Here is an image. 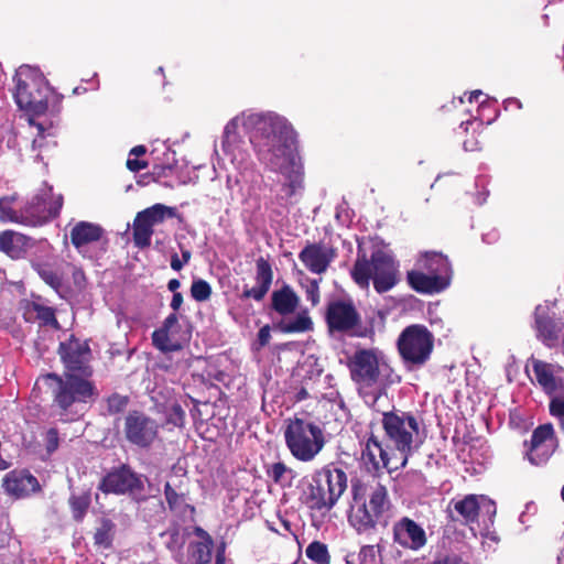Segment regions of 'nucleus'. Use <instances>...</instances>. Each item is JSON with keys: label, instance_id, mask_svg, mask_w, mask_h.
<instances>
[{"label": "nucleus", "instance_id": "obj_1", "mask_svg": "<svg viewBox=\"0 0 564 564\" xmlns=\"http://www.w3.org/2000/svg\"><path fill=\"white\" fill-rule=\"evenodd\" d=\"M381 425L383 436L370 432L361 451L362 460L378 476L383 469L392 474L404 468L420 434L417 416L410 411L382 412Z\"/></svg>", "mask_w": 564, "mask_h": 564}, {"label": "nucleus", "instance_id": "obj_2", "mask_svg": "<svg viewBox=\"0 0 564 564\" xmlns=\"http://www.w3.org/2000/svg\"><path fill=\"white\" fill-rule=\"evenodd\" d=\"M246 127H253L251 142L258 160L270 171L286 173L296 166V132L279 116L252 113L243 118Z\"/></svg>", "mask_w": 564, "mask_h": 564}, {"label": "nucleus", "instance_id": "obj_3", "mask_svg": "<svg viewBox=\"0 0 564 564\" xmlns=\"http://www.w3.org/2000/svg\"><path fill=\"white\" fill-rule=\"evenodd\" d=\"M42 380L51 395V408L63 422L76 421L87 403L94 402L98 390L91 377H83L72 372H48Z\"/></svg>", "mask_w": 564, "mask_h": 564}, {"label": "nucleus", "instance_id": "obj_4", "mask_svg": "<svg viewBox=\"0 0 564 564\" xmlns=\"http://www.w3.org/2000/svg\"><path fill=\"white\" fill-rule=\"evenodd\" d=\"M351 496L355 506L349 521L358 533H370L379 524L387 527L392 503L386 485L377 477L356 479L351 482Z\"/></svg>", "mask_w": 564, "mask_h": 564}, {"label": "nucleus", "instance_id": "obj_5", "mask_svg": "<svg viewBox=\"0 0 564 564\" xmlns=\"http://www.w3.org/2000/svg\"><path fill=\"white\" fill-rule=\"evenodd\" d=\"M399 264L394 258L381 248L371 252L370 258L360 248L356 261L350 270L354 282L360 289H368L370 281L377 293L390 291L399 282Z\"/></svg>", "mask_w": 564, "mask_h": 564}, {"label": "nucleus", "instance_id": "obj_6", "mask_svg": "<svg viewBox=\"0 0 564 564\" xmlns=\"http://www.w3.org/2000/svg\"><path fill=\"white\" fill-rule=\"evenodd\" d=\"M347 489V474L334 464L315 470L301 500L307 509L324 516L337 503Z\"/></svg>", "mask_w": 564, "mask_h": 564}, {"label": "nucleus", "instance_id": "obj_7", "mask_svg": "<svg viewBox=\"0 0 564 564\" xmlns=\"http://www.w3.org/2000/svg\"><path fill=\"white\" fill-rule=\"evenodd\" d=\"M13 82L15 84L13 96L20 109L32 116H41L47 111L54 90L39 68L29 65L20 66Z\"/></svg>", "mask_w": 564, "mask_h": 564}, {"label": "nucleus", "instance_id": "obj_8", "mask_svg": "<svg viewBox=\"0 0 564 564\" xmlns=\"http://www.w3.org/2000/svg\"><path fill=\"white\" fill-rule=\"evenodd\" d=\"M284 438L293 457L301 462L314 459L325 445L322 429L313 422L296 416L288 420Z\"/></svg>", "mask_w": 564, "mask_h": 564}, {"label": "nucleus", "instance_id": "obj_9", "mask_svg": "<svg viewBox=\"0 0 564 564\" xmlns=\"http://www.w3.org/2000/svg\"><path fill=\"white\" fill-rule=\"evenodd\" d=\"M397 350L403 366L412 370L424 366L434 350V335L423 324L406 326L397 339Z\"/></svg>", "mask_w": 564, "mask_h": 564}, {"label": "nucleus", "instance_id": "obj_10", "mask_svg": "<svg viewBox=\"0 0 564 564\" xmlns=\"http://www.w3.org/2000/svg\"><path fill=\"white\" fill-rule=\"evenodd\" d=\"M423 267L430 271V274L420 270L406 272V281L412 290L422 294H434L449 285L451 263L447 257L437 252L426 253Z\"/></svg>", "mask_w": 564, "mask_h": 564}, {"label": "nucleus", "instance_id": "obj_11", "mask_svg": "<svg viewBox=\"0 0 564 564\" xmlns=\"http://www.w3.org/2000/svg\"><path fill=\"white\" fill-rule=\"evenodd\" d=\"M386 367L384 355L377 348L356 349L347 360L350 379L360 389L378 384Z\"/></svg>", "mask_w": 564, "mask_h": 564}, {"label": "nucleus", "instance_id": "obj_12", "mask_svg": "<svg viewBox=\"0 0 564 564\" xmlns=\"http://www.w3.org/2000/svg\"><path fill=\"white\" fill-rule=\"evenodd\" d=\"M161 425L154 417L141 410H131L123 417L122 435L132 447L149 451L160 437Z\"/></svg>", "mask_w": 564, "mask_h": 564}, {"label": "nucleus", "instance_id": "obj_13", "mask_svg": "<svg viewBox=\"0 0 564 564\" xmlns=\"http://www.w3.org/2000/svg\"><path fill=\"white\" fill-rule=\"evenodd\" d=\"M98 489L105 494L129 495L135 502L148 499L143 476L135 473L128 464H121L107 473L100 480Z\"/></svg>", "mask_w": 564, "mask_h": 564}, {"label": "nucleus", "instance_id": "obj_14", "mask_svg": "<svg viewBox=\"0 0 564 564\" xmlns=\"http://www.w3.org/2000/svg\"><path fill=\"white\" fill-rule=\"evenodd\" d=\"M176 216L177 209L175 207L160 203L137 213L132 226L134 246L141 250L149 248L154 234V226L163 224L166 218H175Z\"/></svg>", "mask_w": 564, "mask_h": 564}, {"label": "nucleus", "instance_id": "obj_15", "mask_svg": "<svg viewBox=\"0 0 564 564\" xmlns=\"http://www.w3.org/2000/svg\"><path fill=\"white\" fill-rule=\"evenodd\" d=\"M63 197L54 198L52 194L43 193L33 196L20 210L21 224L39 227L58 216Z\"/></svg>", "mask_w": 564, "mask_h": 564}, {"label": "nucleus", "instance_id": "obj_16", "mask_svg": "<svg viewBox=\"0 0 564 564\" xmlns=\"http://www.w3.org/2000/svg\"><path fill=\"white\" fill-rule=\"evenodd\" d=\"M64 365V372H72L83 377H93L94 369L89 364L90 348L86 341L70 335L65 341H61L57 350Z\"/></svg>", "mask_w": 564, "mask_h": 564}, {"label": "nucleus", "instance_id": "obj_17", "mask_svg": "<svg viewBox=\"0 0 564 564\" xmlns=\"http://www.w3.org/2000/svg\"><path fill=\"white\" fill-rule=\"evenodd\" d=\"M534 328L536 337L549 348L562 347L564 352V321L552 316L546 307L541 305L534 311Z\"/></svg>", "mask_w": 564, "mask_h": 564}, {"label": "nucleus", "instance_id": "obj_18", "mask_svg": "<svg viewBox=\"0 0 564 564\" xmlns=\"http://www.w3.org/2000/svg\"><path fill=\"white\" fill-rule=\"evenodd\" d=\"M392 540L401 549L411 552H419L427 544L424 528L406 516L393 523Z\"/></svg>", "mask_w": 564, "mask_h": 564}, {"label": "nucleus", "instance_id": "obj_19", "mask_svg": "<svg viewBox=\"0 0 564 564\" xmlns=\"http://www.w3.org/2000/svg\"><path fill=\"white\" fill-rule=\"evenodd\" d=\"M325 318L330 332L348 333L360 323V315L354 304L339 300L327 305Z\"/></svg>", "mask_w": 564, "mask_h": 564}, {"label": "nucleus", "instance_id": "obj_20", "mask_svg": "<svg viewBox=\"0 0 564 564\" xmlns=\"http://www.w3.org/2000/svg\"><path fill=\"white\" fill-rule=\"evenodd\" d=\"M336 258V250L323 242H307L299 253L300 261L312 273H325Z\"/></svg>", "mask_w": 564, "mask_h": 564}, {"label": "nucleus", "instance_id": "obj_21", "mask_svg": "<svg viewBox=\"0 0 564 564\" xmlns=\"http://www.w3.org/2000/svg\"><path fill=\"white\" fill-rule=\"evenodd\" d=\"M554 429L551 423L539 425L532 433L527 457L532 465L547 462L553 453Z\"/></svg>", "mask_w": 564, "mask_h": 564}, {"label": "nucleus", "instance_id": "obj_22", "mask_svg": "<svg viewBox=\"0 0 564 564\" xmlns=\"http://www.w3.org/2000/svg\"><path fill=\"white\" fill-rule=\"evenodd\" d=\"M2 487L8 495L21 498L39 490L40 484L29 470L14 469L3 477Z\"/></svg>", "mask_w": 564, "mask_h": 564}, {"label": "nucleus", "instance_id": "obj_23", "mask_svg": "<svg viewBox=\"0 0 564 564\" xmlns=\"http://www.w3.org/2000/svg\"><path fill=\"white\" fill-rule=\"evenodd\" d=\"M273 281V270L269 260L260 257L256 260V282L253 288H245L240 299H253L261 302L268 294Z\"/></svg>", "mask_w": 564, "mask_h": 564}, {"label": "nucleus", "instance_id": "obj_24", "mask_svg": "<svg viewBox=\"0 0 564 564\" xmlns=\"http://www.w3.org/2000/svg\"><path fill=\"white\" fill-rule=\"evenodd\" d=\"M104 234L105 229L100 225L82 220L70 229L69 238L76 250L82 252L87 246L98 242Z\"/></svg>", "mask_w": 564, "mask_h": 564}, {"label": "nucleus", "instance_id": "obj_25", "mask_svg": "<svg viewBox=\"0 0 564 564\" xmlns=\"http://www.w3.org/2000/svg\"><path fill=\"white\" fill-rule=\"evenodd\" d=\"M193 533L198 541H192L188 544L189 557L194 560V564H209L214 549V540L212 535L202 527H194Z\"/></svg>", "mask_w": 564, "mask_h": 564}, {"label": "nucleus", "instance_id": "obj_26", "mask_svg": "<svg viewBox=\"0 0 564 564\" xmlns=\"http://www.w3.org/2000/svg\"><path fill=\"white\" fill-rule=\"evenodd\" d=\"M299 304L300 297L289 284L274 290L271 294V308L283 317L293 314Z\"/></svg>", "mask_w": 564, "mask_h": 564}, {"label": "nucleus", "instance_id": "obj_27", "mask_svg": "<svg viewBox=\"0 0 564 564\" xmlns=\"http://www.w3.org/2000/svg\"><path fill=\"white\" fill-rule=\"evenodd\" d=\"M453 506L454 510L459 514L460 518H455L452 513L449 514L453 521H460L463 524H471L477 522L479 517V503L478 499L475 495H467L463 499L457 501H452L448 506V511L451 512V507Z\"/></svg>", "mask_w": 564, "mask_h": 564}, {"label": "nucleus", "instance_id": "obj_28", "mask_svg": "<svg viewBox=\"0 0 564 564\" xmlns=\"http://www.w3.org/2000/svg\"><path fill=\"white\" fill-rule=\"evenodd\" d=\"M532 369L536 383L547 394H554L558 389V382L554 375V366L552 364L532 358Z\"/></svg>", "mask_w": 564, "mask_h": 564}, {"label": "nucleus", "instance_id": "obj_29", "mask_svg": "<svg viewBox=\"0 0 564 564\" xmlns=\"http://www.w3.org/2000/svg\"><path fill=\"white\" fill-rule=\"evenodd\" d=\"M314 327L312 318L306 311H302L293 318H282L275 324V328L283 334H299L312 330Z\"/></svg>", "mask_w": 564, "mask_h": 564}, {"label": "nucleus", "instance_id": "obj_30", "mask_svg": "<svg viewBox=\"0 0 564 564\" xmlns=\"http://www.w3.org/2000/svg\"><path fill=\"white\" fill-rule=\"evenodd\" d=\"M116 534V524L109 518H101L94 532V545L98 550H109L112 547Z\"/></svg>", "mask_w": 564, "mask_h": 564}, {"label": "nucleus", "instance_id": "obj_31", "mask_svg": "<svg viewBox=\"0 0 564 564\" xmlns=\"http://www.w3.org/2000/svg\"><path fill=\"white\" fill-rule=\"evenodd\" d=\"M281 174L286 177V182L281 186V192L283 195H281L280 198L288 203L295 195V193L303 187V173L301 172L300 167L294 166L288 170L286 173Z\"/></svg>", "mask_w": 564, "mask_h": 564}, {"label": "nucleus", "instance_id": "obj_32", "mask_svg": "<svg viewBox=\"0 0 564 564\" xmlns=\"http://www.w3.org/2000/svg\"><path fill=\"white\" fill-rule=\"evenodd\" d=\"M188 491H174L169 484L164 485V497L170 511L185 513L186 510L195 511V508L186 502Z\"/></svg>", "mask_w": 564, "mask_h": 564}, {"label": "nucleus", "instance_id": "obj_33", "mask_svg": "<svg viewBox=\"0 0 564 564\" xmlns=\"http://www.w3.org/2000/svg\"><path fill=\"white\" fill-rule=\"evenodd\" d=\"M91 503V497L89 491H83L80 494H72L68 499V505L72 511V517L76 522H82L85 518Z\"/></svg>", "mask_w": 564, "mask_h": 564}, {"label": "nucleus", "instance_id": "obj_34", "mask_svg": "<svg viewBox=\"0 0 564 564\" xmlns=\"http://www.w3.org/2000/svg\"><path fill=\"white\" fill-rule=\"evenodd\" d=\"M22 240L21 235H17L11 230H6L0 234V250L11 258H18L21 253L19 247Z\"/></svg>", "mask_w": 564, "mask_h": 564}, {"label": "nucleus", "instance_id": "obj_35", "mask_svg": "<svg viewBox=\"0 0 564 564\" xmlns=\"http://www.w3.org/2000/svg\"><path fill=\"white\" fill-rule=\"evenodd\" d=\"M305 554L315 564H330L328 547L321 541L311 542L305 550Z\"/></svg>", "mask_w": 564, "mask_h": 564}, {"label": "nucleus", "instance_id": "obj_36", "mask_svg": "<svg viewBox=\"0 0 564 564\" xmlns=\"http://www.w3.org/2000/svg\"><path fill=\"white\" fill-rule=\"evenodd\" d=\"M152 343L155 348L163 352L175 351L180 348L170 337V333L165 328H158L152 333Z\"/></svg>", "mask_w": 564, "mask_h": 564}, {"label": "nucleus", "instance_id": "obj_37", "mask_svg": "<svg viewBox=\"0 0 564 564\" xmlns=\"http://www.w3.org/2000/svg\"><path fill=\"white\" fill-rule=\"evenodd\" d=\"M14 196H3L0 197V220L3 223L10 221V223H19L21 224L20 219V212L14 210L11 207V204L14 202Z\"/></svg>", "mask_w": 564, "mask_h": 564}, {"label": "nucleus", "instance_id": "obj_38", "mask_svg": "<svg viewBox=\"0 0 564 564\" xmlns=\"http://www.w3.org/2000/svg\"><path fill=\"white\" fill-rule=\"evenodd\" d=\"M36 322H39L41 326H52L54 328L59 327L58 321L55 316V310L40 303L36 304Z\"/></svg>", "mask_w": 564, "mask_h": 564}, {"label": "nucleus", "instance_id": "obj_39", "mask_svg": "<svg viewBox=\"0 0 564 564\" xmlns=\"http://www.w3.org/2000/svg\"><path fill=\"white\" fill-rule=\"evenodd\" d=\"M210 284L203 280H194L191 285V296L197 302H205L212 296Z\"/></svg>", "mask_w": 564, "mask_h": 564}, {"label": "nucleus", "instance_id": "obj_40", "mask_svg": "<svg viewBox=\"0 0 564 564\" xmlns=\"http://www.w3.org/2000/svg\"><path fill=\"white\" fill-rule=\"evenodd\" d=\"M322 278L319 279H310L307 278L305 284L302 283V286L305 289V295L307 301L311 302L312 306H317L321 301V292H319V283Z\"/></svg>", "mask_w": 564, "mask_h": 564}, {"label": "nucleus", "instance_id": "obj_41", "mask_svg": "<svg viewBox=\"0 0 564 564\" xmlns=\"http://www.w3.org/2000/svg\"><path fill=\"white\" fill-rule=\"evenodd\" d=\"M128 403V395L112 393L107 398V410L110 414H118L127 408Z\"/></svg>", "mask_w": 564, "mask_h": 564}, {"label": "nucleus", "instance_id": "obj_42", "mask_svg": "<svg viewBox=\"0 0 564 564\" xmlns=\"http://www.w3.org/2000/svg\"><path fill=\"white\" fill-rule=\"evenodd\" d=\"M292 470L282 462L273 463L268 466L267 475L268 477L278 485L283 484V478L286 473H291Z\"/></svg>", "mask_w": 564, "mask_h": 564}, {"label": "nucleus", "instance_id": "obj_43", "mask_svg": "<svg viewBox=\"0 0 564 564\" xmlns=\"http://www.w3.org/2000/svg\"><path fill=\"white\" fill-rule=\"evenodd\" d=\"M166 421L177 427H182L185 423V411L178 403H174L167 413Z\"/></svg>", "mask_w": 564, "mask_h": 564}, {"label": "nucleus", "instance_id": "obj_44", "mask_svg": "<svg viewBox=\"0 0 564 564\" xmlns=\"http://www.w3.org/2000/svg\"><path fill=\"white\" fill-rule=\"evenodd\" d=\"M44 444L47 454H53L59 446V433L56 427H51L44 436Z\"/></svg>", "mask_w": 564, "mask_h": 564}, {"label": "nucleus", "instance_id": "obj_45", "mask_svg": "<svg viewBox=\"0 0 564 564\" xmlns=\"http://www.w3.org/2000/svg\"><path fill=\"white\" fill-rule=\"evenodd\" d=\"M549 411L552 416L564 417V397H554L549 403Z\"/></svg>", "mask_w": 564, "mask_h": 564}, {"label": "nucleus", "instance_id": "obj_46", "mask_svg": "<svg viewBox=\"0 0 564 564\" xmlns=\"http://www.w3.org/2000/svg\"><path fill=\"white\" fill-rule=\"evenodd\" d=\"M270 339H271V327H270V325L267 324L259 329L258 335H257V341L254 344V348L257 350L262 349L270 343Z\"/></svg>", "mask_w": 564, "mask_h": 564}, {"label": "nucleus", "instance_id": "obj_47", "mask_svg": "<svg viewBox=\"0 0 564 564\" xmlns=\"http://www.w3.org/2000/svg\"><path fill=\"white\" fill-rule=\"evenodd\" d=\"M36 302L26 301L22 306V315L25 322L35 323L36 322Z\"/></svg>", "mask_w": 564, "mask_h": 564}, {"label": "nucleus", "instance_id": "obj_48", "mask_svg": "<svg viewBox=\"0 0 564 564\" xmlns=\"http://www.w3.org/2000/svg\"><path fill=\"white\" fill-rule=\"evenodd\" d=\"M40 275L48 285L54 289H58L62 285L61 276L52 270H42Z\"/></svg>", "mask_w": 564, "mask_h": 564}, {"label": "nucleus", "instance_id": "obj_49", "mask_svg": "<svg viewBox=\"0 0 564 564\" xmlns=\"http://www.w3.org/2000/svg\"><path fill=\"white\" fill-rule=\"evenodd\" d=\"M175 327H178V316L173 312L165 317L161 328H165L167 333H172Z\"/></svg>", "mask_w": 564, "mask_h": 564}, {"label": "nucleus", "instance_id": "obj_50", "mask_svg": "<svg viewBox=\"0 0 564 564\" xmlns=\"http://www.w3.org/2000/svg\"><path fill=\"white\" fill-rule=\"evenodd\" d=\"M126 166L131 172H139V171L148 167V162L143 161V160H139L137 158L135 159H131L129 156L127 162H126Z\"/></svg>", "mask_w": 564, "mask_h": 564}, {"label": "nucleus", "instance_id": "obj_51", "mask_svg": "<svg viewBox=\"0 0 564 564\" xmlns=\"http://www.w3.org/2000/svg\"><path fill=\"white\" fill-rule=\"evenodd\" d=\"M165 484H169L174 491H188L187 481L184 476H176L175 478L167 480Z\"/></svg>", "mask_w": 564, "mask_h": 564}, {"label": "nucleus", "instance_id": "obj_52", "mask_svg": "<svg viewBox=\"0 0 564 564\" xmlns=\"http://www.w3.org/2000/svg\"><path fill=\"white\" fill-rule=\"evenodd\" d=\"M166 534L170 535V541L167 542L166 546L169 550L173 551L180 541V531L178 529L174 528L166 532Z\"/></svg>", "mask_w": 564, "mask_h": 564}, {"label": "nucleus", "instance_id": "obj_53", "mask_svg": "<svg viewBox=\"0 0 564 564\" xmlns=\"http://www.w3.org/2000/svg\"><path fill=\"white\" fill-rule=\"evenodd\" d=\"M183 301L184 300H183V295H182L181 292H174L173 293L170 306H171V308L173 310L174 313H176L181 308V306L183 304Z\"/></svg>", "mask_w": 564, "mask_h": 564}, {"label": "nucleus", "instance_id": "obj_54", "mask_svg": "<svg viewBox=\"0 0 564 564\" xmlns=\"http://www.w3.org/2000/svg\"><path fill=\"white\" fill-rule=\"evenodd\" d=\"M462 127L465 126V131L468 132L469 128H471L474 131L481 129L484 126V122L477 118H474L471 120H467L466 122H462Z\"/></svg>", "mask_w": 564, "mask_h": 564}, {"label": "nucleus", "instance_id": "obj_55", "mask_svg": "<svg viewBox=\"0 0 564 564\" xmlns=\"http://www.w3.org/2000/svg\"><path fill=\"white\" fill-rule=\"evenodd\" d=\"M238 121L239 118H234L226 124L224 132L227 138H229L231 133H236V130L238 128Z\"/></svg>", "mask_w": 564, "mask_h": 564}, {"label": "nucleus", "instance_id": "obj_56", "mask_svg": "<svg viewBox=\"0 0 564 564\" xmlns=\"http://www.w3.org/2000/svg\"><path fill=\"white\" fill-rule=\"evenodd\" d=\"M226 542L221 541L216 550V557L215 561L226 562Z\"/></svg>", "mask_w": 564, "mask_h": 564}, {"label": "nucleus", "instance_id": "obj_57", "mask_svg": "<svg viewBox=\"0 0 564 564\" xmlns=\"http://www.w3.org/2000/svg\"><path fill=\"white\" fill-rule=\"evenodd\" d=\"M183 267H184V262L182 260H180L178 254L173 253L171 257V268L174 271H180V270H182Z\"/></svg>", "mask_w": 564, "mask_h": 564}, {"label": "nucleus", "instance_id": "obj_58", "mask_svg": "<svg viewBox=\"0 0 564 564\" xmlns=\"http://www.w3.org/2000/svg\"><path fill=\"white\" fill-rule=\"evenodd\" d=\"M464 148L465 150L467 151H476V150H479L480 147H479V141L478 140H464Z\"/></svg>", "mask_w": 564, "mask_h": 564}, {"label": "nucleus", "instance_id": "obj_59", "mask_svg": "<svg viewBox=\"0 0 564 564\" xmlns=\"http://www.w3.org/2000/svg\"><path fill=\"white\" fill-rule=\"evenodd\" d=\"M522 105L521 101L517 98H509L505 101V108L509 109H521Z\"/></svg>", "mask_w": 564, "mask_h": 564}, {"label": "nucleus", "instance_id": "obj_60", "mask_svg": "<svg viewBox=\"0 0 564 564\" xmlns=\"http://www.w3.org/2000/svg\"><path fill=\"white\" fill-rule=\"evenodd\" d=\"M310 397L307 390L302 387L294 395V399L296 402H301V401H304L306 400L307 398Z\"/></svg>", "mask_w": 564, "mask_h": 564}, {"label": "nucleus", "instance_id": "obj_61", "mask_svg": "<svg viewBox=\"0 0 564 564\" xmlns=\"http://www.w3.org/2000/svg\"><path fill=\"white\" fill-rule=\"evenodd\" d=\"M145 152L147 148L144 145H137L130 150L129 156L134 155L138 158L145 154Z\"/></svg>", "mask_w": 564, "mask_h": 564}, {"label": "nucleus", "instance_id": "obj_62", "mask_svg": "<svg viewBox=\"0 0 564 564\" xmlns=\"http://www.w3.org/2000/svg\"><path fill=\"white\" fill-rule=\"evenodd\" d=\"M181 286V282L177 280V279H171L167 283V289L171 291V292H177V290L180 289Z\"/></svg>", "mask_w": 564, "mask_h": 564}, {"label": "nucleus", "instance_id": "obj_63", "mask_svg": "<svg viewBox=\"0 0 564 564\" xmlns=\"http://www.w3.org/2000/svg\"><path fill=\"white\" fill-rule=\"evenodd\" d=\"M165 170H171L170 166H162V165H155L153 169V174H156L158 176L165 175Z\"/></svg>", "mask_w": 564, "mask_h": 564}, {"label": "nucleus", "instance_id": "obj_64", "mask_svg": "<svg viewBox=\"0 0 564 564\" xmlns=\"http://www.w3.org/2000/svg\"><path fill=\"white\" fill-rule=\"evenodd\" d=\"M192 258V252L188 249H182V261L184 264L188 263Z\"/></svg>", "mask_w": 564, "mask_h": 564}]
</instances>
